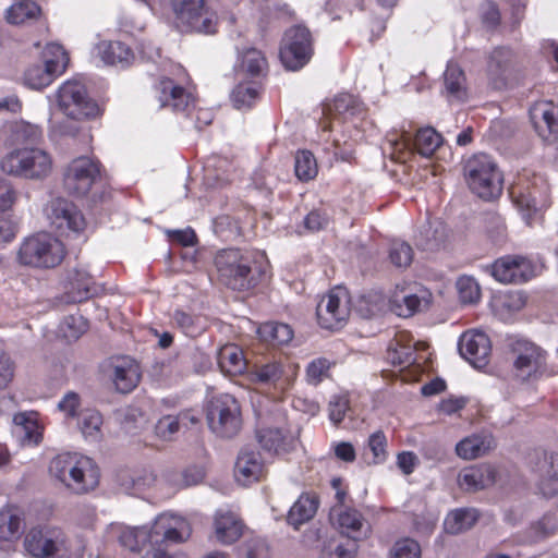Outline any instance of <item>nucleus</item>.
<instances>
[{
  "label": "nucleus",
  "mask_w": 558,
  "mask_h": 558,
  "mask_svg": "<svg viewBox=\"0 0 558 558\" xmlns=\"http://www.w3.org/2000/svg\"><path fill=\"white\" fill-rule=\"evenodd\" d=\"M175 27L182 33L215 34L216 11L207 0H168Z\"/></svg>",
  "instance_id": "6"
},
{
  "label": "nucleus",
  "mask_w": 558,
  "mask_h": 558,
  "mask_svg": "<svg viewBox=\"0 0 558 558\" xmlns=\"http://www.w3.org/2000/svg\"><path fill=\"white\" fill-rule=\"evenodd\" d=\"M179 417L167 415L161 417L156 424V434L162 439H170L179 432Z\"/></svg>",
  "instance_id": "61"
},
{
  "label": "nucleus",
  "mask_w": 558,
  "mask_h": 558,
  "mask_svg": "<svg viewBox=\"0 0 558 558\" xmlns=\"http://www.w3.org/2000/svg\"><path fill=\"white\" fill-rule=\"evenodd\" d=\"M81 402L80 397L75 392H68L64 397L59 401L58 409L63 412L68 417H78Z\"/></svg>",
  "instance_id": "62"
},
{
  "label": "nucleus",
  "mask_w": 558,
  "mask_h": 558,
  "mask_svg": "<svg viewBox=\"0 0 558 558\" xmlns=\"http://www.w3.org/2000/svg\"><path fill=\"white\" fill-rule=\"evenodd\" d=\"M362 111L361 105L356 98L350 94H340L335 97L331 104L326 105L324 113L333 119H342L353 117Z\"/></svg>",
  "instance_id": "39"
},
{
  "label": "nucleus",
  "mask_w": 558,
  "mask_h": 558,
  "mask_svg": "<svg viewBox=\"0 0 558 558\" xmlns=\"http://www.w3.org/2000/svg\"><path fill=\"white\" fill-rule=\"evenodd\" d=\"M214 264L219 281L234 291L253 289L265 274V256L253 251L220 250L215 256Z\"/></svg>",
  "instance_id": "2"
},
{
  "label": "nucleus",
  "mask_w": 558,
  "mask_h": 558,
  "mask_svg": "<svg viewBox=\"0 0 558 558\" xmlns=\"http://www.w3.org/2000/svg\"><path fill=\"white\" fill-rule=\"evenodd\" d=\"M389 259L398 268H407L413 260V250L404 241H393L389 248Z\"/></svg>",
  "instance_id": "55"
},
{
  "label": "nucleus",
  "mask_w": 558,
  "mask_h": 558,
  "mask_svg": "<svg viewBox=\"0 0 558 558\" xmlns=\"http://www.w3.org/2000/svg\"><path fill=\"white\" fill-rule=\"evenodd\" d=\"M217 361L221 372L229 376L241 375L247 367L242 349L235 344L223 345L218 351Z\"/></svg>",
  "instance_id": "33"
},
{
  "label": "nucleus",
  "mask_w": 558,
  "mask_h": 558,
  "mask_svg": "<svg viewBox=\"0 0 558 558\" xmlns=\"http://www.w3.org/2000/svg\"><path fill=\"white\" fill-rule=\"evenodd\" d=\"M240 558H267L268 547L263 538L255 537L245 541L239 548Z\"/></svg>",
  "instance_id": "57"
},
{
  "label": "nucleus",
  "mask_w": 558,
  "mask_h": 558,
  "mask_svg": "<svg viewBox=\"0 0 558 558\" xmlns=\"http://www.w3.org/2000/svg\"><path fill=\"white\" fill-rule=\"evenodd\" d=\"M469 189L485 201L498 197L502 191L504 178L497 163L486 154H476L464 166Z\"/></svg>",
  "instance_id": "8"
},
{
  "label": "nucleus",
  "mask_w": 558,
  "mask_h": 558,
  "mask_svg": "<svg viewBox=\"0 0 558 558\" xmlns=\"http://www.w3.org/2000/svg\"><path fill=\"white\" fill-rule=\"evenodd\" d=\"M102 416L94 409H85L80 412L77 427L85 439L97 441L101 438Z\"/></svg>",
  "instance_id": "42"
},
{
  "label": "nucleus",
  "mask_w": 558,
  "mask_h": 558,
  "mask_svg": "<svg viewBox=\"0 0 558 558\" xmlns=\"http://www.w3.org/2000/svg\"><path fill=\"white\" fill-rule=\"evenodd\" d=\"M530 116L539 134L544 133L541 125L543 123L548 131V137L554 141L558 140V106L551 101L535 104L530 110Z\"/></svg>",
  "instance_id": "30"
},
{
  "label": "nucleus",
  "mask_w": 558,
  "mask_h": 558,
  "mask_svg": "<svg viewBox=\"0 0 558 558\" xmlns=\"http://www.w3.org/2000/svg\"><path fill=\"white\" fill-rule=\"evenodd\" d=\"M441 135L433 128L420 129L414 137L413 146L423 157H430L441 145Z\"/></svg>",
  "instance_id": "44"
},
{
  "label": "nucleus",
  "mask_w": 558,
  "mask_h": 558,
  "mask_svg": "<svg viewBox=\"0 0 558 558\" xmlns=\"http://www.w3.org/2000/svg\"><path fill=\"white\" fill-rule=\"evenodd\" d=\"M173 320L177 326L189 337H196L206 328L204 318L183 311H175Z\"/></svg>",
  "instance_id": "52"
},
{
  "label": "nucleus",
  "mask_w": 558,
  "mask_h": 558,
  "mask_svg": "<svg viewBox=\"0 0 558 558\" xmlns=\"http://www.w3.org/2000/svg\"><path fill=\"white\" fill-rule=\"evenodd\" d=\"M243 524L232 512H217L215 518V535L218 542L230 545L242 535Z\"/></svg>",
  "instance_id": "32"
},
{
  "label": "nucleus",
  "mask_w": 558,
  "mask_h": 558,
  "mask_svg": "<svg viewBox=\"0 0 558 558\" xmlns=\"http://www.w3.org/2000/svg\"><path fill=\"white\" fill-rule=\"evenodd\" d=\"M350 300L348 292L336 288L324 295L316 306L318 324L325 329H339L349 318Z\"/></svg>",
  "instance_id": "15"
},
{
  "label": "nucleus",
  "mask_w": 558,
  "mask_h": 558,
  "mask_svg": "<svg viewBox=\"0 0 558 558\" xmlns=\"http://www.w3.org/2000/svg\"><path fill=\"white\" fill-rule=\"evenodd\" d=\"M57 75L50 71L44 63L29 65L23 75V83L31 89H43L49 86Z\"/></svg>",
  "instance_id": "43"
},
{
  "label": "nucleus",
  "mask_w": 558,
  "mask_h": 558,
  "mask_svg": "<svg viewBox=\"0 0 558 558\" xmlns=\"http://www.w3.org/2000/svg\"><path fill=\"white\" fill-rule=\"evenodd\" d=\"M257 439L260 446L274 453L286 451V435L280 428H263L257 433Z\"/></svg>",
  "instance_id": "51"
},
{
  "label": "nucleus",
  "mask_w": 558,
  "mask_h": 558,
  "mask_svg": "<svg viewBox=\"0 0 558 558\" xmlns=\"http://www.w3.org/2000/svg\"><path fill=\"white\" fill-rule=\"evenodd\" d=\"M16 434L23 446H37L43 439V426L39 424L38 413L23 412L13 417Z\"/></svg>",
  "instance_id": "28"
},
{
  "label": "nucleus",
  "mask_w": 558,
  "mask_h": 558,
  "mask_svg": "<svg viewBox=\"0 0 558 558\" xmlns=\"http://www.w3.org/2000/svg\"><path fill=\"white\" fill-rule=\"evenodd\" d=\"M40 13L39 7L29 0H21L13 3L7 10V21L11 24H22L27 20L36 19Z\"/></svg>",
  "instance_id": "47"
},
{
  "label": "nucleus",
  "mask_w": 558,
  "mask_h": 558,
  "mask_svg": "<svg viewBox=\"0 0 558 558\" xmlns=\"http://www.w3.org/2000/svg\"><path fill=\"white\" fill-rule=\"evenodd\" d=\"M512 372L521 381H536L547 372V353L526 339H513L510 344Z\"/></svg>",
  "instance_id": "9"
},
{
  "label": "nucleus",
  "mask_w": 558,
  "mask_h": 558,
  "mask_svg": "<svg viewBox=\"0 0 558 558\" xmlns=\"http://www.w3.org/2000/svg\"><path fill=\"white\" fill-rule=\"evenodd\" d=\"M432 294L423 288L415 292L405 293L402 290H396L391 296V304L399 316L409 317L428 307Z\"/></svg>",
  "instance_id": "23"
},
{
  "label": "nucleus",
  "mask_w": 558,
  "mask_h": 558,
  "mask_svg": "<svg viewBox=\"0 0 558 558\" xmlns=\"http://www.w3.org/2000/svg\"><path fill=\"white\" fill-rule=\"evenodd\" d=\"M390 555L391 558H420L421 547L416 541L403 538L393 545Z\"/></svg>",
  "instance_id": "59"
},
{
  "label": "nucleus",
  "mask_w": 558,
  "mask_h": 558,
  "mask_svg": "<svg viewBox=\"0 0 558 558\" xmlns=\"http://www.w3.org/2000/svg\"><path fill=\"white\" fill-rule=\"evenodd\" d=\"M247 377L252 384L286 389L292 381L293 372L291 366L272 361L254 365Z\"/></svg>",
  "instance_id": "20"
},
{
  "label": "nucleus",
  "mask_w": 558,
  "mask_h": 558,
  "mask_svg": "<svg viewBox=\"0 0 558 558\" xmlns=\"http://www.w3.org/2000/svg\"><path fill=\"white\" fill-rule=\"evenodd\" d=\"M207 422L217 436H235L242 427L241 409L236 399L229 393L213 397L207 407Z\"/></svg>",
  "instance_id": "10"
},
{
  "label": "nucleus",
  "mask_w": 558,
  "mask_h": 558,
  "mask_svg": "<svg viewBox=\"0 0 558 558\" xmlns=\"http://www.w3.org/2000/svg\"><path fill=\"white\" fill-rule=\"evenodd\" d=\"M411 137L409 133H403L400 136L390 135L386 140V150H390V156L397 161H405V156L410 154Z\"/></svg>",
  "instance_id": "54"
},
{
  "label": "nucleus",
  "mask_w": 558,
  "mask_h": 558,
  "mask_svg": "<svg viewBox=\"0 0 558 558\" xmlns=\"http://www.w3.org/2000/svg\"><path fill=\"white\" fill-rule=\"evenodd\" d=\"M51 226L62 234L78 233L85 228V219L77 207L64 198L51 201L48 209Z\"/></svg>",
  "instance_id": "17"
},
{
  "label": "nucleus",
  "mask_w": 558,
  "mask_h": 558,
  "mask_svg": "<svg viewBox=\"0 0 558 558\" xmlns=\"http://www.w3.org/2000/svg\"><path fill=\"white\" fill-rule=\"evenodd\" d=\"M496 471L489 464H476L464 468L458 474L459 486L466 492H477L493 485Z\"/></svg>",
  "instance_id": "24"
},
{
  "label": "nucleus",
  "mask_w": 558,
  "mask_h": 558,
  "mask_svg": "<svg viewBox=\"0 0 558 558\" xmlns=\"http://www.w3.org/2000/svg\"><path fill=\"white\" fill-rule=\"evenodd\" d=\"M159 107H169L173 111L184 112L194 107V97L170 78H162L156 86Z\"/></svg>",
  "instance_id": "21"
},
{
  "label": "nucleus",
  "mask_w": 558,
  "mask_h": 558,
  "mask_svg": "<svg viewBox=\"0 0 558 558\" xmlns=\"http://www.w3.org/2000/svg\"><path fill=\"white\" fill-rule=\"evenodd\" d=\"M405 335H400L390 343L387 351V359L393 365L408 367L416 361V352L410 342L403 343Z\"/></svg>",
  "instance_id": "41"
},
{
  "label": "nucleus",
  "mask_w": 558,
  "mask_h": 558,
  "mask_svg": "<svg viewBox=\"0 0 558 558\" xmlns=\"http://www.w3.org/2000/svg\"><path fill=\"white\" fill-rule=\"evenodd\" d=\"M329 519L341 534L354 541L364 539L371 534L369 524L356 509L332 506Z\"/></svg>",
  "instance_id": "19"
},
{
  "label": "nucleus",
  "mask_w": 558,
  "mask_h": 558,
  "mask_svg": "<svg viewBox=\"0 0 558 558\" xmlns=\"http://www.w3.org/2000/svg\"><path fill=\"white\" fill-rule=\"evenodd\" d=\"M66 256L63 242L49 232H36L22 240L15 260L22 267L50 270L62 264Z\"/></svg>",
  "instance_id": "4"
},
{
  "label": "nucleus",
  "mask_w": 558,
  "mask_h": 558,
  "mask_svg": "<svg viewBox=\"0 0 558 558\" xmlns=\"http://www.w3.org/2000/svg\"><path fill=\"white\" fill-rule=\"evenodd\" d=\"M536 190H531L529 186L524 187L520 184H515L510 187V196L522 214V217L526 222L532 218L533 214L537 210Z\"/></svg>",
  "instance_id": "40"
},
{
  "label": "nucleus",
  "mask_w": 558,
  "mask_h": 558,
  "mask_svg": "<svg viewBox=\"0 0 558 558\" xmlns=\"http://www.w3.org/2000/svg\"><path fill=\"white\" fill-rule=\"evenodd\" d=\"M459 299L463 304H475L481 299L478 283L471 277L463 276L457 281Z\"/></svg>",
  "instance_id": "56"
},
{
  "label": "nucleus",
  "mask_w": 558,
  "mask_h": 558,
  "mask_svg": "<svg viewBox=\"0 0 558 558\" xmlns=\"http://www.w3.org/2000/svg\"><path fill=\"white\" fill-rule=\"evenodd\" d=\"M259 90L255 83H239L232 92L231 99L236 109H248L257 100Z\"/></svg>",
  "instance_id": "53"
},
{
  "label": "nucleus",
  "mask_w": 558,
  "mask_h": 558,
  "mask_svg": "<svg viewBox=\"0 0 558 558\" xmlns=\"http://www.w3.org/2000/svg\"><path fill=\"white\" fill-rule=\"evenodd\" d=\"M171 544L178 543L160 542L159 544H148L149 548L145 551L142 558H186L184 554H169L167 547Z\"/></svg>",
  "instance_id": "64"
},
{
  "label": "nucleus",
  "mask_w": 558,
  "mask_h": 558,
  "mask_svg": "<svg viewBox=\"0 0 558 558\" xmlns=\"http://www.w3.org/2000/svg\"><path fill=\"white\" fill-rule=\"evenodd\" d=\"M447 235V228L441 221H428L421 227L415 241L418 248L435 251L445 243Z\"/></svg>",
  "instance_id": "34"
},
{
  "label": "nucleus",
  "mask_w": 558,
  "mask_h": 558,
  "mask_svg": "<svg viewBox=\"0 0 558 558\" xmlns=\"http://www.w3.org/2000/svg\"><path fill=\"white\" fill-rule=\"evenodd\" d=\"M97 52L106 64L121 68L129 66L135 59L131 48L121 41H100Z\"/></svg>",
  "instance_id": "31"
},
{
  "label": "nucleus",
  "mask_w": 558,
  "mask_h": 558,
  "mask_svg": "<svg viewBox=\"0 0 558 558\" xmlns=\"http://www.w3.org/2000/svg\"><path fill=\"white\" fill-rule=\"evenodd\" d=\"M235 69L239 74L259 78L267 74L268 62L265 54L256 48H246L239 52Z\"/></svg>",
  "instance_id": "29"
},
{
  "label": "nucleus",
  "mask_w": 558,
  "mask_h": 558,
  "mask_svg": "<svg viewBox=\"0 0 558 558\" xmlns=\"http://www.w3.org/2000/svg\"><path fill=\"white\" fill-rule=\"evenodd\" d=\"M489 275L504 284H520L535 275V267L530 259L521 255H506L487 266Z\"/></svg>",
  "instance_id": "16"
},
{
  "label": "nucleus",
  "mask_w": 558,
  "mask_h": 558,
  "mask_svg": "<svg viewBox=\"0 0 558 558\" xmlns=\"http://www.w3.org/2000/svg\"><path fill=\"white\" fill-rule=\"evenodd\" d=\"M264 475V462L260 454L250 448L240 451L235 468V480L244 486L259 481Z\"/></svg>",
  "instance_id": "22"
},
{
  "label": "nucleus",
  "mask_w": 558,
  "mask_h": 558,
  "mask_svg": "<svg viewBox=\"0 0 558 558\" xmlns=\"http://www.w3.org/2000/svg\"><path fill=\"white\" fill-rule=\"evenodd\" d=\"M191 535V529L185 519L172 513L159 514L153 525L131 527L120 523L110 524L107 537L117 541L122 547L132 551L141 550L146 544L160 542L183 543Z\"/></svg>",
  "instance_id": "1"
},
{
  "label": "nucleus",
  "mask_w": 558,
  "mask_h": 558,
  "mask_svg": "<svg viewBox=\"0 0 558 558\" xmlns=\"http://www.w3.org/2000/svg\"><path fill=\"white\" fill-rule=\"evenodd\" d=\"M93 276L84 267L69 269L65 277V289L71 302H82L89 299L94 287Z\"/></svg>",
  "instance_id": "26"
},
{
  "label": "nucleus",
  "mask_w": 558,
  "mask_h": 558,
  "mask_svg": "<svg viewBox=\"0 0 558 558\" xmlns=\"http://www.w3.org/2000/svg\"><path fill=\"white\" fill-rule=\"evenodd\" d=\"M458 349L475 368H483L489 362L492 343L486 333L478 330H469L462 333L458 342Z\"/></svg>",
  "instance_id": "18"
},
{
  "label": "nucleus",
  "mask_w": 558,
  "mask_h": 558,
  "mask_svg": "<svg viewBox=\"0 0 558 558\" xmlns=\"http://www.w3.org/2000/svg\"><path fill=\"white\" fill-rule=\"evenodd\" d=\"M112 380L118 391L131 392L140 383L138 364L130 357H121L113 363Z\"/></svg>",
  "instance_id": "27"
},
{
  "label": "nucleus",
  "mask_w": 558,
  "mask_h": 558,
  "mask_svg": "<svg viewBox=\"0 0 558 558\" xmlns=\"http://www.w3.org/2000/svg\"><path fill=\"white\" fill-rule=\"evenodd\" d=\"M318 502L315 497L301 495L290 508L287 521L294 529L311 520L317 511Z\"/></svg>",
  "instance_id": "38"
},
{
  "label": "nucleus",
  "mask_w": 558,
  "mask_h": 558,
  "mask_svg": "<svg viewBox=\"0 0 558 558\" xmlns=\"http://www.w3.org/2000/svg\"><path fill=\"white\" fill-rule=\"evenodd\" d=\"M529 466L541 494L550 498L558 493V454L535 449L529 454Z\"/></svg>",
  "instance_id": "14"
},
{
  "label": "nucleus",
  "mask_w": 558,
  "mask_h": 558,
  "mask_svg": "<svg viewBox=\"0 0 558 558\" xmlns=\"http://www.w3.org/2000/svg\"><path fill=\"white\" fill-rule=\"evenodd\" d=\"M515 57L508 48L495 49L488 60L487 74L494 88L500 89L506 85L508 73L514 65Z\"/></svg>",
  "instance_id": "25"
},
{
  "label": "nucleus",
  "mask_w": 558,
  "mask_h": 558,
  "mask_svg": "<svg viewBox=\"0 0 558 558\" xmlns=\"http://www.w3.org/2000/svg\"><path fill=\"white\" fill-rule=\"evenodd\" d=\"M23 530L22 518L12 509L0 511V539L13 542L19 539Z\"/></svg>",
  "instance_id": "45"
},
{
  "label": "nucleus",
  "mask_w": 558,
  "mask_h": 558,
  "mask_svg": "<svg viewBox=\"0 0 558 558\" xmlns=\"http://www.w3.org/2000/svg\"><path fill=\"white\" fill-rule=\"evenodd\" d=\"M100 177L99 161L81 156L73 159L63 172V186L74 196H85Z\"/></svg>",
  "instance_id": "12"
},
{
  "label": "nucleus",
  "mask_w": 558,
  "mask_h": 558,
  "mask_svg": "<svg viewBox=\"0 0 558 558\" xmlns=\"http://www.w3.org/2000/svg\"><path fill=\"white\" fill-rule=\"evenodd\" d=\"M477 519L478 512L473 508L456 509L446 517L444 527L447 533L457 535L470 530Z\"/></svg>",
  "instance_id": "37"
},
{
  "label": "nucleus",
  "mask_w": 558,
  "mask_h": 558,
  "mask_svg": "<svg viewBox=\"0 0 558 558\" xmlns=\"http://www.w3.org/2000/svg\"><path fill=\"white\" fill-rule=\"evenodd\" d=\"M58 105L65 116L75 120L98 114V106L88 97L85 86L77 81H68L59 87Z\"/></svg>",
  "instance_id": "13"
},
{
  "label": "nucleus",
  "mask_w": 558,
  "mask_h": 558,
  "mask_svg": "<svg viewBox=\"0 0 558 558\" xmlns=\"http://www.w3.org/2000/svg\"><path fill=\"white\" fill-rule=\"evenodd\" d=\"M43 63L57 76L65 71L70 61L63 47L56 43H50L45 47L43 51Z\"/></svg>",
  "instance_id": "46"
},
{
  "label": "nucleus",
  "mask_w": 558,
  "mask_h": 558,
  "mask_svg": "<svg viewBox=\"0 0 558 558\" xmlns=\"http://www.w3.org/2000/svg\"><path fill=\"white\" fill-rule=\"evenodd\" d=\"M53 477L75 494H86L99 484V470L89 457L64 452L54 457L49 465Z\"/></svg>",
  "instance_id": "3"
},
{
  "label": "nucleus",
  "mask_w": 558,
  "mask_h": 558,
  "mask_svg": "<svg viewBox=\"0 0 558 558\" xmlns=\"http://www.w3.org/2000/svg\"><path fill=\"white\" fill-rule=\"evenodd\" d=\"M386 447H387V439H386L385 434L381 430H377L368 437L367 448L369 449V451L373 454V459H372L373 463L377 464V463H383L384 461H386V459H387Z\"/></svg>",
  "instance_id": "58"
},
{
  "label": "nucleus",
  "mask_w": 558,
  "mask_h": 558,
  "mask_svg": "<svg viewBox=\"0 0 558 558\" xmlns=\"http://www.w3.org/2000/svg\"><path fill=\"white\" fill-rule=\"evenodd\" d=\"M465 75L456 63H448L444 73L445 93L450 100H464L466 98Z\"/></svg>",
  "instance_id": "36"
},
{
  "label": "nucleus",
  "mask_w": 558,
  "mask_h": 558,
  "mask_svg": "<svg viewBox=\"0 0 558 558\" xmlns=\"http://www.w3.org/2000/svg\"><path fill=\"white\" fill-rule=\"evenodd\" d=\"M319 558H354V551L329 541L323 545Z\"/></svg>",
  "instance_id": "63"
},
{
  "label": "nucleus",
  "mask_w": 558,
  "mask_h": 558,
  "mask_svg": "<svg viewBox=\"0 0 558 558\" xmlns=\"http://www.w3.org/2000/svg\"><path fill=\"white\" fill-rule=\"evenodd\" d=\"M295 175L299 180L307 182L313 180L318 172L314 155L308 150H300L295 155Z\"/></svg>",
  "instance_id": "50"
},
{
  "label": "nucleus",
  "mask_w": 558,
  "mask_h": 558,
  "mask_svg": "<svg viewBox=\"0 0 558 558\" xmlns=\"http://www.w3.org/2000/svg\"><path fill=\"white\" fill-rule=\"evenodd\" d=\"M12 140L15 144L33 145L43 137L41 129L25 121L16 122L11 128Z\"/></svg>",
  "instance_id": "49"
},
{
  "label": "nucleus",
  "mask_w": 558,
  "mask_h": 558,
  "mask_svg": "<svg viewBox=\"0 0 558 558\" xmlns=\"http://www.w3.org/2000/svg\"><path fill=\"white\" fill-rule=\"evenodd\" d=\"M0 168L11 177L40 180L51 172L52 159L41 148L21 147L5 154L0 161Z\"/></svg>",
  "instance_id": "7"
},
{
  "label": "nucleus",
  "mask_w": 558,
  "mask_h": 558,
  "mask_svg": "<svg viewBox=\"0 0 558 558\" xmlns=\"http://www.w3.org/2000/svg\"><path fill=\"white\" fill-rule=\"evenodd\" d=\"M25 550L34 558H82L84 545L70 539L57 527H35L24 538Z\"/></svg>",
  "instance_id": "5"
},
{
  "label": "nucleus",
  "mask_w": 558,
  "mask_h": 558,
  "mask_svg": "<svg viewBox=\"0 0 558 558\" xmlns=\"http://www.w3.org/2000/svg\"><path fill=\"white\" fill-rule=\"evenodd\" d=\"M313 56V39L308 28L296 25L284 34L280 49V59L288 70L303 68Z\"/></svg>",
  "instance_id": "11"
},
{
  "label": "nucleus",
  "mask_w": 558,
  "mask_h": 558,
  "mask_svg": "<svg viewBox=\"0 0 558 558\" xmlns=\"http://www.w3.org/2000/svg\"><path fill=\"white\" fill-rule=\"evenodd\" d=\"M260 337L272 344H286L293 338L291 327L282 323H266L259 328Z\"/></svg>",
  "instance_id": "48"
},
{
  "label": "nucleus",
  "mask_w": 558,
  "mask_h": 558,
  "mask_svg": "<svg viewBox=\"0 0 558 558\" xmlns=\"http://www.w3.org/2000/svg\"><path fill=\"white\" fill-rule=\"evenodd\" d=\"M330 363L327 359L313 360L306 368V378L311 385H318L328 376Z\"/></svg>",
  "instance_id": "60"
},
{
  "label": "nucleus",
  "mask_w": 558,
  "mask_h": 558,
  "mask_svg": "<svg viewBox=\"0 0 558 558\" xmlns=\"http://www.w3.org/2000/svg\"><path fill=\"white\" fill-rule=\"evenodd\" d=\"M494 446L489 435H472L460 440L456 446L457 454L464 460L476 459L487 453Z\"/></svg>",
  "instance_id": "35"
}]
</instances>
